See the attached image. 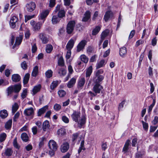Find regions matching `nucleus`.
I'll return each instance as SVG.
<instances>
[{"label": "nucleus", "mask_w": 158, "mask_h": 158, "mask_svg": "<svg viewBox=\"0 0 158 158\" xmlns=\"http://www.w3.org/2000/svg\"><path fill=\"white\" fill-rule=\"evenodd\" d=\"M69 147V143L67 142H64L61 146V151L62 152H65L68 150Z\"/></svg>", "instance_id": "obj_10"}, {"label": "nucleus", "mask_w": 158, "mask_h": 158, "mask_svg": "<svg viewBox=\"0 0 158 158\" xmlns=\"http://www.w3.org/2000/svg\"><path fill=\"white\" fill-rule=\"evenodd\" d=\"M152 123L154 125H156L158 123V117L155 116Z\"/></svg>", "instance_id": "obj_64"}, {"label": "nucleus", "mask_w": 158, "mask_h": 158, "mask_svg": "<svg viewBox=\"0 0 158 158\" xmlns=\"http://www.w3.org/2000/svg\"><path fill=\"white\" fill-rule=\"evenodd\" d=\"M52 71L51 70H48L45 72V76L47 78H50L52 76Z\"/></svg>", "instance_id": "obj_43"}, {"label": "nucleus", "mask_w": 158, "mask_h": 158, "mask_svg": "<svg viewBox=\"0 0 158 158\" xmlns=\"http://www.w3.org/2000/svg\"><path fill=\"white\" fill-rule=\"evenodd\" d=\"M45 139V138L44 137L40 138V141L39 144V146L40 148H41L44 145V141Z\"/></svg>", "instance_id": "obj_53"}, {"label": "nucleus", "mask_w": 158, "mask_h": 158, "mask_svg": "<svg viewBox=\"0 0 158 158\" xmlns=\"http://www.w3.org/2000/svg\"><path fill=\"white\" fill-rule=\"evenodd\" d=\"M85 82V79L83 77H80L78 80V85L80 87L84 86Z\"/></svg>", "instance_id": "obj_27"}, {"label": "nucleus", "mask_w": 158, "mask_h": 158, "mask_svg": "<svg viewBox=\"0 0 158 158\" xmlns=\"http://www.w3.org/2000/svg\"><path fill=\"white\" fill-rule=\"evenodd\" d=\"M22 39L23 38L22 36H19L16 38L15 44L13 47V48H14L16 45H19L20 44L22 41Z\"/></svg>", "instance_id": "obj_21"}, {"label": "nucleus", "mask_w": 158, "mask_h": 158, "mask_svg": "<svg viewBox=\"0 0 158 158\" xmlns=\"http://www.w3.org/2000/svg\"><path fill=\"white\" fill-rule=\"evenodd\" d=\"M13 153V151L10 148H7L5 151V154L6 156H10Z\"/></svg>", "instance_id": "obj_38"}, {"label": "nucleus", "mask_w": 158, "mask_h": 158, "mask_svg": "<svg viewBox=\"0 0 158 158\" xmlns=\"http://www.w3.org/2000/svg\"><path fill=\"white\" fill-rule=\"evenodd\" d=\"M58 94L60 97H63L66 94L65 92L63 90H60L58 92Z\"/></svg>", "instance_id": "obj_52"}, {"label": "nucleus", "mask_w": 158, "mask_h": 158, "mask_svg": "<svg viewBox=\"0 0 158 158\" xmlns=\"http://www.w3.org/2000/svg\"><path fill=\"white\" fill-rule=\"evenodd\" d=\"M66 73V70L62 68H60L58 71V73L60 76H64L65 75Z\"/></svg>", "instance_id": "obj_46"}, {"label": "nucleus", "mask_w": 158, "mask_h": 158, "mask_svg": "<svg viewBox=\"0 0 158 158\" xmlns=\"http://www.w3.org/2000/svg\"><path fill=\"white\" fill-rule=\"evenodd\" d=\"M34 135L37 134V128L36 126L33 127L31 129Z\"/></svg>", "instance_id": "obj_59"}, {"label": "nucleus", "mask_w": 158, "mask_h": 158, "mask_svg": "<svg viewBox=\"0 0 158 158\" xmlns=\"http://www.w3.org/2000/svg\"><path fill=\"white\" fill-rule=\"evenodd\" d=\"M105 61L104 60H102L100 61L97 63L96 67L97 69H99L103 66L105 64Z\"/></svg>", "instance_id": "obj_29"}, {"label": "nucleus", "mask_w": 158, "mask_h": 158, "mask_svg": "<svg viewBox=\"0 0 158 158\" xmlns=\"http://www.w3.org/2000/svg\"><path fill=\"white\" fill-rule=\"evenodd\" d=\"M30 77V74L29 73L26 74L24 77L23 83L24 84H27L29 81Z\"/></svg>", "instance_id": "obj_41"}, {"label": "nucleus", "mask_w": 158, "mask_h": 158, "mask_svg": "<svg viewBox=\"0 0 158 158\" xmlns=\"http://www.w3.org/2000/svg\"><path fill=\"white\" fill-rule=\"evenodd\" d=\"M58 81H53L50 85V88L52 89H53L58 85Z\"/></svg>", "instance_id": "obj_45"}, {"label": "nucleus", "mask_w": 158, "mask_h": 158, "mask_svg": "<svg viewBox=\"0 0 158 158\" xmlns=\"http://www.w3.org/2000/svg\"><path fill=\"white\" fill-rule=\"evenodd\" d=\"M65 130L63 128L60 129L57 131V134L60 136L64 135L65 134Z\"/></svg>", "instance_id": "obj_48"}, {"label": "nucleus", "mask_w": 158, "mask_h": 158, "mask_svg": "<svg viewBox=\"0 0 158 158\" xmlns=\"http://www.w3.org/2000/svg\"><path fill=\"white\" fill-rule=\"evenodd\" d=\"M39 38L41 40L43 43L46 44L48 41V38L45 36V34L43 33H41L39 34Z\"/></svg>", "instance_id": "obj_19"}, {"label": "nucleus", "mask_w": 158, "mask_h": 158, "mask_svg": "<svg viewBox=\"0 0 158 158\" xmlns=\"http://www.w3.org/2000/svg\"><path fill=\"white\" fill-rule=\"evenodd\" d=\"M22 140L25 142L28 141L29 138L27 134L25 133H22L21 136Z\"/></svg>", "instance_id": "obj_32"}, {"label": "nucleus", "mask_w": 158, "mask_h": 158, "mask_svg": "<svg viewBox=\"0 0 158 158\" xmlns=\"http://www.w3.org/2000/svg\"><path fill=\"white\" fill-rule=\"evenodd\" d=\"M86 41L85 40L81 41L77 46V51L79 52L83 49L86 44Z\"/></svg>", "instance_id": "obj_11"}, {"label": "nucleus", "mask_w": 158, "mask_h": 158, "mask_svg": "<svg viewBox=\"0 0 158 158\" xmlns=\"http://www.w3.org/2000/svg\"><path fill=\"white\" fill-rule=\"evenodd\" d=\"M14 91L15 93H18L21 89V86L20 84H18L13 86Z\"/></svg>", "instance_id": "obj_34"}, {"label": "nucleus", "mask_w": 158, "mask_h": 158, "mask_svg": "<svg viewBox=\"0 0 158 158\" xmlns=\"http://www.w3.org/2000/svg\"><path fill=\"white\" fill-rule=\"evenodd\" d=\"M86 117L85 115L82 116L80 120L78 121L77 123L78 124V127L80 128H81L82 126L84 125L85 123L86 122Z\"/></svg>", "instance_id": "obj_18"}, {"label": "nucleus", "mask_w": 158, "mask_h": 158, "mask_svg": "<svg viewBox=\"0 0 158 158\" xmlns=\"http://www.w3.org/2000/svg\"><path fill=\"white\" fill-rule=\"evenodd\" d=\"M130 142V141L129 140H128L127 141L123 148V151L125 152H127Z\"/></svg>", "instance_id": "obj_39"}, {"label": "nucleus", "mask_w": 158, "mask_h": 158, "mask_svg": "<svg viewBox=\"0 0 158 158\" xmlns=\"http://www.w3.org/2000/svg\"><path fill=\"white\" fill-rule=\"evenodd\" d=\"M14 90L13 86L12 85L8 87L7 89V95L9 96Z\"/></svg>", "instance_id": "obj_50"}, {"label": "nucleus", "mask_w": 158, "mask_h": 158, "mask_svg": "<svg viewBox=\"0 0 158 158\" xmlns=\"http://www.w3.org/2000/svg\"><path fill=\"white\" fill-rule=\"evenodd\" d=\"M58 11L57 14L58 16L60 18H63L65 17V12L63 9L60 10V5H58L56 6L55 9L53 11V13L56 14Z\"/></svg>", "instance_id": "obj_1"}, {"label": "nucleus", "mask_w": 158, "mask_h": 158, "mask_svg": "<svg viewBox=\"0 0 158 158\" xmlns=\"http://www.w3.org/2000/svg\"><path fill=\"white\" fill-rule=\"evenodd\" d=\"M12 80L14 82H18L19 81L20 79V76L18 74H14L12 76Z\"/></svg>", "instance_id": "obj_24"}, {"label": "nucleus", "mask_w": 158, "mask_h": 158, "mask_svg": "<svg viewBox=\"0 0 158 158\" xmlns=\"http://www.w3.org/2000/svg\"><path fill=\"white\" fill-rule=\"evenodd\" d=\"M26 7L27 11L31 12L33 11L35 8V4L34 2H31L26 5Z\"/></svg>", "instance_id": "obj_7"}, {"label": "nucleus", "mask_w": 158, "mask_h": 158, "mask_svg": "<svg viewBox=\"0 0 158 158\" xmlns=\"http://www.w3.org/2000/svg\"><path fill=\"white\" fill-rule=\"evenodd\" d=\"M109 33V30L106 29L103 31L101 34V39L104 40L105 38L108 35Z\"/></svg>", "instance_id": "obj_31"}, {"label": "nucleus", "mask_w": 158, "mask_h": 158, "mask_svg": "<svg viewBox=\"0 0 158 158\" xmlns=\"http://www.w3.org/2000/svg\"><path fill=\"white\" fill-rule=\"evenodd\" d=\"M8 115L7 111L6 110H3L0 111V116L2 118H6Z\"/></svg>", "instance_id": "obj_28"}, {"label": "nucleus", "mask_w": 158, "mask_h": 158, "mask_svg": "<svg viewBox=\"0 0 158 158\" xmlns=\"http://www.w3.org/2000/svg\"><path fill=\"white\" fill-rule=\"evenodd\" d=\"M75 22L73 21H70L68 24L66 30L67 32L70 34L72 33L74 29L75 25Z\"/></svg>", "instance_id": "obj_4"}, {"label": "nucleus", "mask_w": 158, "mask_h": 158, "mask_svg": "<svg viewBox=\"0 0 158 158\" xmlns=\"http://www.w3.org/2000/svg\"><path fill=\"white\" fill-rule=\"evenodd\" d=\"M127 53V49L125 47H123L120 49L119 54L121 56H124Z\"/></svg>", "instance_id": "obj_26"}, {"label": "nucleus", "mask_w": 158, "mask_h": 158, "mask_svg": "<svg viewBox=\"0 0 158 158\" xmlns=\"http://www.w3.org/2000/svg\"><path fill=\"white\" fill-rule=\"evenodd\" d=\"M74 43V41L71 39L68 42L66 46V48L67 50H71L73 48Z\"/></svg>", "instance_id": "obj_15"}, {"label": "nucleus", "mask_w": 158, "mask_h": 158, "mask_svg": "<svg viewBox=\"0 0 158 158\" xmlns=\"http://www.w3.org/2000/svg\"><path fill=\"white\" fill-rule=\"evenodd\" d=\"M144 43V41L141 40H138L136 41L135 46L136 47H137L139 46L140 45Z\"/></svg>", "instance_id": "obj_58"}, {"label": "nucleus", "mask_w": 158, "mask_h": 158, "mask_svg": "<svg viewBox=\"0 0 158 158\" xmlns=\"http://www.w3.org/2000/svg\"><path fill=\"white\" fill-rule=\"evenodd\" d=\"M78 135L79 134L78 133H75L73 135L72 137L73 141L74 142L76 140Z\"/></svg>", "instance_id": "obj_61"}, {"label": "nucleus", "mask_w": 158, "mask_h": 158, "mask_svg": "<svg viewBox=\"0 0 158 158\" xmlns=\"http://www.w3.org/2000/svg\"><path fill=\"white\" fill-rule=\"evenodd\" d=\"M88 94L89 96L90 97V99L91 100H92L93 99V97L96 96L97 94L96 93H94L91 91H89Z\"/></svg>", "instance_id": "obj_54"}, {"label": "nucleus", "mask_w": 158, "mask_h": 158, "mask_svg": "<svg viewBox=\"0 0 158 158\" xmlns=\"http://www.w3.org/2000/svg\"><path fill=\"white\" fill-rule=\"evenodd\" d=\"M62 121L65 123H68L69 122V120L68 118L66 116H64L62 117Z\"/></svg>", "instance_id": "obj_60"}, {"label": "nucleus", "mask_w": 158, "mask_h": 158, "mask_svg": "<svg viewBox=\"0 0 158 158\" xmlns=\"http://www.w3.org/2000/svg\"><path fill=\"white\" fill-rule=\"evenodd\" d=\"M54 109L56 111H58L61 109V106L59 104H55L53 107Z\"/></svg>", "instance_id": "obj_57"}, {"label": "nucleus", "mask_w": 158, "mask_h": 158, "mask_svg": "<svg viewBox=\"0 0 158 158\" xmlns=\"http://www.w3.org/2000/svg\"><path fill=\"white\" fill-rule=\"evenodd\" d=\"M48 146L50 150H56L57 148L56 143L53 140H50L49 141Z\"/></svg>", "instance_id": "obj_6"}, {"label": "nucleus", "mask_w": 158, "mask_h": 158, "mask_svg": "<svg viewBox=\"0 0 158 158\" xmlns=\"http://www.w3.org/2000/svg\"><path fill=\"white\" fill-rule=\"evenodd\" d=\"M53 49V47L50 44H48L45 47V50L47 53H49L51 52Z\"/></svg>", "instance_id": "obj_30"}, {"label": "nucleus", "mask_w": 158, "mask_h": 158, "mask_svg": "<svg viewBox=\"0 0 158 158\" xmlns=\"http://www.w3.org/2000/svg\"><path fill=\"white\" fill-rule=\"evenodd\" d=\"M21 66L22 68L24 70L26 69L27 68V65L25 61H23L21 63Z\"/></svg>", "instance_id": "obj_62"}, {"label": "nucleus", "mask_w": 158, "mask_h": 158, "mask_svg": "<svg viewBox=\"0 0 158 158\" xmlns=\"http://www.w3.org/2000/svg\"><path fill=\"white\" fill-rule=\"evenodd\" d=\"M12 121L11 120H9L7 121L5 124V128L8 129L11 127Z\"/></svg>", "instance_id": "obj_47"}, {"label": "nucleus", "mask_w": 158, "mask_h": 158, "mask_svg": "<svg viewBox=\"0 0 158 158\" xmlns=\"http://www.w3.org/2000/svg\"><path fill=\"white\" fill-rule=\"evenodd\" d=\"M27 89H26L23 90V92L21 94V97L22 98L24 99L27 95Z\"/></svg>", "instance_id": "obj_51"}, {"label": "nucleus", "mask_w": 158, "mask_h": 158, "mask_svg": "<svg viewBox=\"0 0 158 158\" xmlns=\"http://www.w3.org/2000/svg\"><path fill=\"white\" fill-rule=\"evenodd\" d=\"M91 12L88 10H87L84 14V17L82 19L83 21L86 22L90 18Z\"/></svg>", "instance_id": "obj_20"}, {"label": "nucleus", "mask_w": 158, "mask_h": 158, "mask_svg": "<svg viewBox=\"0 0 158 158\" xmlns=\"http://www.w3.org/2000/svg\"><path fill=\"white\" fill-rule=\"evenodd\" d=\"M58 64L59 65L61 66H64V61L62 57H60L59 59L58 60Z\"/></svg>", "instance_id": "obj_49"}, {"label": "nucleus", "mask_w": 158, "mask_h": 158, "mask_svg": "<svg viewBox=\"0 0 158 158\" xmlns=\"http://www.w3.org/2000/svg\"><path fill=\"white\" fill-rule=\"evenodd\" d=\"M92 72V67L91 66H90L87 69L86 73V77H89L91 74Z\"/></svg>", "instance_id": "obj_36"}, {"label": "nucleus", "mask_w": 158, "mask_h": 158, "mask_svg": "<svg viewBox=\"0 0 158 158\" xmlns=\"http://www.w3.org/2000/svg\"><path fill=\"white\" fill-rule=\"evenodd\" d=\"M125 102V101L123 100L122 101L119 105L118 109L119 110H121L123 108Z\"/></svg>", "instance_id": "obj_56"}, {"label": "nucleus", "mask_w": 158, "mask_h": 158, "mask_svg": "<svg viewBox=\"0 0 158 158\" xmlns=\"http://www.w3.org/2000/svg\"><path fill=\"white\" fill-rule=\"evenodd\" d=\"M67 53L66 55V58L67 60L69 59L71 55V51L69 50H67Z\"/></svg>", "instance_id": "obj_63"}, {"label": "nucleus", "mask_w": 158, "mask_h": 158, "mask_svg": "<svg viewBox=\"0 0 158 158\" xmlns=\"http://www.w3.org/2000/svg\"><path fill=\"white\" fill-rule=\"evenodd\" d=\"M53 14L54 13H53L52 14V16L51 21L52 24H56L59 22L60 19L57 15H53Z\"/></svg>", "instance_id": "obj_14"}, {"label": "nucleus", "mask_w": 158, "mask_h": 158, "mask_svg": "<svg viewBox=\"0 0 158 158\" xmlns=\"http://www.w3.org/2000/svg\"><path fill=\"white\" fill-rule=\"evenodd\" d=\"M101 29V27L99 26H97L92 31V35H95L97 34L99 31Z\"/></svg>", "instance_id": "obj_42"}, {"label": "nucleus", "mask_w": 158, "mask_h": 158, "mask_svg": "<svg viewBox=\"0 0 158 158\" xmlns=\"http://www.w3.org/2000/svg\"><path fill=\"white\" fill-rule=\"evenodd\" d=\"M41 85L40 84L34 86L32 91L31 94L33 95H35L40 90Z\"/></svg>", "instance_id": "obj_16"}, {"label": "nucleus", "mask_w": 158, "mask_h": 158, "mask_svg": "<svg viewBox=\"0 0 158 158\" xmlns=\"http://www.w3.org/2000/svg\"><path fill=\"white\" fill-rule=\"evenodd\" d=\"M104 79L102 75L96 76L94 78V81L95 84H99Z\"/></svg>", "instance_id": "obj_17"}, {"label": "nucleus", "mask_w": 158, "mask_h": 158, "mask_svg": "<svg viewBox=\"0 0 158 158\" xmlns=\"http://www.w3.org/2000/svg\"><path fill=\"white\" fill-rule=\"evenodd\" d=\"M81 60L85 63H87L89 60L88 58L85 55H82L80 56Z\"/></svg>", "instance_id": "obj_37"}, {"label": "nucleus", "mask_w": 158, "mask_h": 158, "mask_svg": "<svg viewBox=\"0 0 158 158\" xmlns=\"http://www.w3.org/2000/svg\"><path fill=\"white\" fill-rule=\"evenodd\" d=\"M81 113L79 111H74L71 114V117L73 120L75 122H78L79 119L80 118Z\"/></svg>", "instance_id": "obj_5"}, {"label": "nucleus", "mask_w": 158, "mask_h": 158, "mask_svg": "<svg viewBox=\"0 0 158 158\" xmlns=\"http://www.w3.org/2000/svg\"><path fill=\"white\" fill-rule=\"evenodd\" d=\"M84 140L83 139L81 143L80 146L78 150V154H80L81 152H83L85 149L84 147Z\"/></svg>", "instance_id": "obj_22"}, {"label": "nucleus", "mask_w": 158, "mask_h": 158, "mask_svg": "<svg viewBox=\"0 0 158 158\" xmlns=\"http://www.w3.org/2000/svg\"><path fill=\"white\" fill-rule=\"evenodd\" d=\"M49 10H43L40 13L38 16V19L44 23L45 19L49 13Z\"/></svg>", "instance_id": "obj_2"}, {"label": "nucleus", "mask_w": 158, "mask_h": 158, "mask_svg": "<svg viewBox=\"0 0 158 158\" xmlns=\"http://www.w3.org/2000/svg\"><path fill=\"white\" fill-rule=\"evenodd\" d=\"M19 106L17 103H15L12 107V112L13 114H14L18 110L19 108Z\"/></svg>", "instance_id": "obj_40"}, {"label": "nucleus", "mask_w": 158, "mask_h": 158, "mask_svg": "<svg viewBox=\"0 0 158 158\" xmlns=\"http://www.w3.org/2000/svg\"><path fill=\"white\" fill-rule=\"evenodd\" d=\"M50 127L49 122L48 121H45L43 123V128L44 131L49 128Z\"/></svg>", "instance_id": "obj_35"}, {"label": "nucleus", "mask_w": 158, "mask_h": 158, "mask_svg": "<svg viewBox=\"0 0 158 158\" xmlns=\"http://www.w3.org/2000/svg\"><path fill=\"white\" fill-rule=\"evenodd\" d=\"M34 17V15H25V22L26 23L27 21L33 18Z\"/></svg>", "instance_id": "obj_55"}, {"label": "nucleus", "mask_w": 158, "mask_h": 158, "mask_svg": "<svg viewBox=\"0 0 158 158\" xmlns=\"http://www.w3.org/2000/svg\"><path fill=\"white\" fill-rule=\"evenodd\" d=\"M76 81V79L74 77L72 78L68 82L67 87L69 88L72 87L75 84Z\"/></svg>", "instance_id": "obj_23"}, {"label": "nucleus", "mask_w": 158, "mask_h": 158, "mask_svg": "<svg viewBox=\"0 0 158 158\" xmlns=\"http://www.w3.org/2000/svg\"><path fill=\"white\" fill-rule=\"evenodd\" d=\"M113 13L111 11L109 10L108 11L106 12L104 16L103 19L106 22L110 17H112L113 16Z\"/></svg>", "instance_id": "obj_13"}, {"label": "nucleus", "mask_w": 158, "mask_h": 158, "mask_svg": "<svg viewBox=\"0 0 158 158\" xmlns=\"http://www.w3.org/2000/svg\"><path fill=\"white\" fill-rule=\"evenodd\" d=\"M24 114L26 116H32L34 114L33 108L31 107L25 109L24 111Z\"/></svg>", "instance_id": "obj_12"}, {"label": "nucleus", "mask_w": 158, "mask_h": 158, "mask_svg": "<svg viewBox=\"0 0 158 158\" xmlns=\"http://www.w3.org/2000/svg\"><path fill=\"white\" fill-rule=\"evenodd\" d=\"M38 72V67L36 65L32 71L31 76L35 77L37 75Z\"/></svg>", "instance_id": "obj_33"}, {"label": "nucleus", "mask_w": 158, "mask_h": 158, "mask_svg": "<svg viewBox=\"0 0 158 158\" xmlns=\"http://www.w3.org/2000/svg\"><path fill=\"white\" fill-rule=\"evenodd\" d=\"M18 19L16 16H13L11 17L10 20V25L12 28H15L17 23Z\"/></svg>", "instance_id": "obj_8"}, {"label": "nucleus", "mask_w": 158, "mask_h": 158, "mask_svg": "<svg viewBox=\"0 0 158 158\" xmlns=\"http://www.w3.org/2000/svg\"><path fill=\"white\" fill-rule=\"evenodd\" d=\"M43 23L41 21L36 23L34 20H31L30 22V24L32 27L33 30L35 31L40 30Z\"/></svg>", "instance_id": "obj_3"}, {"label": "nucleus", "mask_w": 158, "mask_h": 158, "mask_svg": "<svg viewBox=\"0 0 158 158\" xmlns=\"http://www.w3.org/2000/svg\"><path fill=\"white\" fill-rule=\"evenodd\" d=\"M48 106H45L40 109L38 112V116H40L42 114H44L48 109Z\"/></svg>", "instance_id": "obj_25"}, {"label": "nucleus", "mask_w": 158, "mask_h": 158, "mask_svg": "<svg viewBox=\"0 0 158 158\" xmlns=\"http://www.w3.org/2000/svg\"><path fill=\"white\" fill-rule=\"evenodd\" d=\"M7 135L5 133L0 134V142H2L4 141L6 139Z\"/></svg>", "instance_id": "obj_44"}, {"label": "nucleus", "mask_w": 158, "mask_h": 158, "mask_svg": "<svg viewBox=\"0 0 158 158\" xmlns=\"http://www.w3.org/2000/svg\"><path fill=\"white\" fill-rule=\"evenodd\" d=\"M103 87L99 84H95L94 85L93 90L95 93L99 94Z\"/></svg>", "instance_id": "obj_9"}]
</instances>
